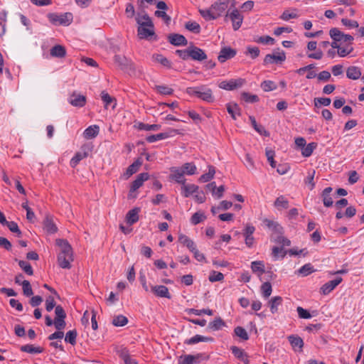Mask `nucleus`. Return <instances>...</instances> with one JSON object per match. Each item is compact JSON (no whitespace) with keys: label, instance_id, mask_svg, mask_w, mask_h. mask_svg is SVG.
<instances>
[{"label":"nucleus","instance_id":"nucleus-1","mask_svg":"<svg viewBox=\"0 0 364 364\" xmlns=\"http://www.w3.org/2000/svg\"><path fill=\"white\" fill-rule=\"evenodd\" d=\"M55 244L60 247L58 254V263L63 269H70V262L73 261V252L68 241L65 239H56Z\"/></svg>","mask_w":364,"mask_h":364},{"label":"nucleus","instance_id":"nucleus-2","mask_svg":"<svg viewBox=\"0 0 364 364\" xmlns=\"http://www.w3.org/2000/svg\"><path fill=\"white\" fill-rule=\"evenodd\" d=\"M136 21L139 25L137 28V35L141 39H147L155 34L154 26L149 16L144 13L141 15L137 14Z\"/></svg>","mask_w":364,"mask_h":364},{"label":"nucleus","instance_id":"nucleus-3","mask_svg":"<svg viewBox=\"0 0 364 364\" xmlns=\"http://www.w3.org/2000/svg\"><path fill=\"white\" fill-rule=\"evenodd\" d=\"M176 54L183 60H188L189 59L195 61L202 62L208 58L205 51L191 43L187 48L183 50H176Z\"/></svg>","mask_w":364,"mask_h":364},{"label":"nucleus","instance_id":"nucleus-4","mask_svg":"<svg viewBox=\"0 0 364 364\" xmlns=\"http://www.w3.org/2000/svg\"><path fill=\"white\" fill-rule=\"evenodd\" d=\"M55 318L54 320V326L58 330L53 333L50 334L48 338L50 341L55 339H61L64 336V333L62 331L66 326L65 318H66V313L60 305H58L55 309Z\"/></svg>","mask_w":364,"mask_h":364},{"label":"nucleus","instance_id":"nucleus-5","mask_svg":"<svg viewBox=\"0 0 364 364\" xmlns=\"http://www.w3.org/2000/svg\"><path fill=\"white\" fill-rule=\"evenodd\" d=\"M186 93L191 96H196L207 102H213L214 101V97L211 89L205 85L196 87H188L186 89Z\"/></svg>","mask_w":364,"mask_h":364},{"label":"nucleus","instance_id":"nucleus-6","mask_svg":"<svg viewBox=\"0 0 364 364\" xmlns=\"http://www.w3.org/2000/svg\"><path fill=\"white\" fill-rule=\"evenodd\" d=\"M114 60L122 70L127 72L129 75H134L135 73V66L134 63L125 56L116 55L114 57Z\"/></svg>","mask_w":364,"mask_h":364},{"label":"nucleus","instance_id":"nucleus-7","mask_svg":"<svg viewBox=\"0 0 364 364\" xmlns=\"http://www.w3.org/2000/svg\"><path fill=\"white\" fill-rule=\"evenodd\" d=\"M48 18L49 21L53 25H64L68 26L73 21V14L71 13L67 12L63 14L58 15L57 14L50 13L48 14Z\"/></svg>","mask_w":364,"mask_h":364},{"label":"nucleus","instance_id":"nucleus-8","mask_svg":"<svg viewBox=\"0 0 364 364\" xmlns=\"http://www.w3.org/2000/svg\"><path fill=\"white\" fill-rule=\"evenodd\" d=\"M227 18L231 20L234 31H237L241 27L244 18L237 9H232L231 11L229 10L225 14V19Z\"/></svg>","mask_w":364,"mask_h":364},{"label":"nucleus","instance_id":"nucleus-9","mask_svg":"<svg viewBox=\"0 0 364 364\" xmlns=\"http://www.w3.org/2000/svg\"><path fill=\"white\" fill-rule=\"evenodd\" d=\"M285 60L286 54L284 51H279V49H277V52L265 55L264 64H282Z\"/></svg>","mask_w":364,"mask_h":364},{"label":"nucleus","instance_id":"nucleus-10","mask_svg":"<svg viewBox=\"0 0 364 364\" xmlns=\"http://www.w3.org/2000/svg\"><path fill=\"white\" fill-rule=\"evenodd\" d=\"M68 101L72 106L80 108L86 105L87 98L85 95L74 91L70 94Z\"/></svg>","mask_w":364,"mask_h":364},{"label":"nucleus","instance_id":"nucleus-11","mask_svg":"<svg viewBox=\"0 0 364 364\" xmlns=\"http://www.w3.org/2000/svg\"><path fill=\"white\" fill-rule=\"evenodd\" d=\"M245 80L242 78L223 80L220 82L219 87L225 90H233L242 86Z\"/></svg>","mask_w":364,"mask_h":364},{"label":"nucleus","instance_id":"nucleus-12","mask_svg":"<svg viewBox=\"0 0 364 364\" xmlns=\"http://www.w3.org/2000/svg\"><path fill=\"white\" fill-rule=\"evenodd\" d=\"M178 130L177 129H169L168 130V132H161V133H159V134H152V135H150V136H148L146 138V140L149 142V143H153V142H155L156 141H159V140H162V139H166L170 136H172L176 134H178Z\"/></svg>","mask_w":364,"mask_h":364},{"label":"nucleus","instance_id":"nucleus-13","mask_svg":"<svg viewBox=\"0 0 364 364\" xmlns=\"http://www.w3.org/2000/svg\"><path fill=\"white\" fill-rule=\"evenodd\" d=\"M237 54V51L235 49H233L228 46H225L221 48L219 55L218 56V60L220 63H224L226 60L234 58Z\"/></svg>","mask_w":364,"mask_h":364},{"label":"nucleus","instance_id":"nucleus-14","mask_svg":"<svg viewBox=\"0 0 364 364\" xmlns=\"http://www.w3.org/2000/svg\"><path fill=\"white\" fill-rule=\"evenodd\" d=\"M170 172L169 178L171 180L181 185L186 183V178H184L185 171L178 167H171L170 168Z\"/></svg>","mask_w":364,"mask_h":364},{"label":"nucleus","instance_id":"nucleus-15","mask_svg":"<svg viewBox=\"0 0 364 364\" xmlns=\"http://www.w3.org/2000/svg\"><path fill=\"white\" fill-rule=\"evenodd\" d=\"M227 2V0H218L212 4L211 7L216 18L221 16L228 9Z\"/></svg>","mask_w":364,"mask_h":364},{"label":"nucleus","instance_id":"nucleus-16","mask_svg":"<svg viewBox=\"0 0 364 364\" xmlns=\"http://www.w3.org/2000/svg\"><path fill=\"white\" fill-rule=\"evenodd\" d=\"M168 42L175 46H186L188 44V41L186 37L178 33H171L168 36Z\"/></svg>","mask_w":364,"mask_h":364},{"label":"nucleus","instance_id":"nucleus-17","mask_svg":"<svg viewBox=\"0 0 364 364\" xmlns=\"http://www.w3.org/2000/svg\"><path fill=\"white\" fill-rule=\"evenodd\" d=\"M151 291L158 297L166 299L171 298V295L169 293L168 287L164 285L151 286Z\"/></svg>","mask_w":364,"mask_h":364},{"label":"nucleus","instance_id":"nucleus-18","mask_svg":"<svg viewBox=\"0 0 364 364\" xmlns=\"http://www.w3.org/2000/svg\"><path fill=\"white\" fill-rule=\"evenodd\" d=\"M342 280L343 279L341 277H336L335 279L325 283L321 287V292L324 295L328 294L342 282Z\"/></svg>","mask_w":364,"mask_h":364},{"label":"nucleus","instance_id":"nucleus-19","mask_svg":"<svg viewBox=\"0 0 364 364\" xmlns=\"http://www.w3.org/2000/svg\"><path fill=\"white\" fill-rule=\"evenodd\" d=\"M149 175L148 173H139L136 178L132 183L130 192H134L139 188L143 185V183L149 179Z\"/></svg>","mask_w":364,"mask_h":364},{"label":"nucleus","instance_id":"nucleus-20","mask_svg":"<svg viewBox=\"0 0 364 364\" xmlns=\"http://www.w3.org/2000/svg\"><path fill=\"white\" fill-rule=\"evenodd\" d=\"M43 229L48 234H54L58 231V228L53 222V217L50 215H46L43 220Z\"/></svg>","mask_w":364,"mask_h":364},{"label":"nucleus","instance_id":"nucleus-21","mask_svg":"<svg viewBox=\"0 0 364 364\" xmlns=\"http://www.w3.org/2000/svg\"><path fill=\"white\" fill-rule=\"evenodd\" d=\"M288 341L295 350H296V348H298L299 351H302L304 347V341L301 337L295 335H291L288 336Z\"/></svg>","mask_w":364,"mask_h":364},{"label":"nucleus","instance_id":"nucleus-22","mask_svg":"<svg viewBox=\"0 0 364 364\" xmlns=\"http://www.w3.org/2000/svg\"><path fill=\"white\" fill-rule=\"evenodd\" d=\"M139 211L140 209L139 208H134L128 211L126 215V221L129 225L136 223L139 220Z\"/></svg>","mask_w":364,"mask_h":364},{"label":"nucleus","instance_id":"nucleus-23","mask_svg":"<svg viewBox=\"0 0 364 364\" xmlns=\"http://www.w3.org/2000/svg\"><path fill=\"white\" fill-rule=\"evenodd\" d=\"M178 242L186 246L191 252L193 251L194 249L196 248V243L184 234H180L178 235Z\"/></svg>","mask_w":364,"mask_h":364},{"label":"nucleus","instance_id":"nucleus-24","mask_svg":"<svg viewBox=\"0 0 364 364\" xmlns=\"http://www.w3.org/2000/svg\"><path fill=\"white\" fill-rule=\"evenodd\" d=\"M332 190L333 189L331 187H327L323 189L321 193L323 205L324 206L328 208L332 206L333 203V198L331 196V193Z\"/></svg>","mask_w":364,"mask_h":364},{"label":"nucleus","instance_id":"nucleus-25","mask_svg":"<svg viewBox=\"0 0 364 364\" xmlns=\"http://www.w3.org/2000/svg\"><path fill=\"white\" fill-rule=\"evenodd\" d=\"M362 75L361 70L357 66H350L347 68L346 76L348 78L355 80H358Z\"/></svg>","mask_w":364,"mask_h":364},{"label":"nucleus","instance_id":"nucleus-26","mask_svg":"<svg viewBox=\"0 0 364 364\" xmlns=\"http://www.w3.org/2000/svg\"><path fill=\"white\" fill-rule=\"evenodd\" d=\"M198 191V186L195 184H186L183 183L181 186L182 195L188 198L193 193H196Z\"/></svg>","mask_w":364,"mask_h":364},{"label":"nucleus","instance_id":"nucleus-27","mask_svg":"<svg viewBox=\"0 0 364 364\" xmlns=\"http://www.w3.org/2000/svg\"><path fill=\"white\" fill-rule=\"evenodd\" d=\"M142 160L140 158H138L135 160L131 165L128 166L127 168L125 175L127 178L130 177L134 173H136L139 169L140 166L142 165Z\"/></svg>","mask_w":364,"mask_h":364},{"label":"nucleus","instance_id":"nucleus-28","mask_svg":"<svg viewBox=\"0 0 364 364\" xmlns=\"http://www.w3.org/2000/svg\"><path fill=\"white\" fill-rule=\"evenodd\" d=\"M263 223L268 228L272 230L275 233L279 235L283 234V228L278 223L269 219H264Z\"/></svg>","mask_w":364,"mask_h":364},{"label":"nucleus","instance_id":"nucleus-29","mask_svg":"<svg viewBox=\"0 0 364 364\" xmlns=\"http://www.w3.org/2000/svg\"><path fill=\"white\" fill-rule=\"evenodd\" d=\"M212 342L213 341V338L212 337H206L200 335H196L193 337L187 339L184 341L185 344L187 345H193L198 342Z\"/></svg>","mask_w":364,"mask_h":364},{"label":"nucleus","instance_id":"nucleus-30","mask_svg":"<svg viewBox=\"0 0 364 364\" xmlns=\"http://www.w3.org/2000/svg\"><path fill=\"white\" fill-rule=\"evenodd\" d=\"M251 269L254 273L257 274L258 277H261L265 273V267L263 261H254L251 263Z\"/></svg>","mask_w":364,"mask_h":364},{"label":"nucleus","instance_id":"nucleus-31","mask_svg":"<svg viewBox=\"0 0 364 364\" xmlns=\"http://www.w3.org/2000/svg\"><path fill=\"white\" fill-rule=\"evenodd\" d=\"M134 127L138 129L139 130H145V131H158L161 129V125L157 124H148L144 122H136L134 124Z\"/></svg>","mask_w":364,"mask_h":364},{"label":"nucleus","instance_id":"nucleus-32","mask_svg":"<svg viewBox=\"0 0 364 364\" xmlns=\"http://www.w3.org/2000/svg\"><path fill=\"white\" fill-rule=\"evenodd\" d=\"M283 299L279 296H274L268 301V306L272 314H275L278 311V306L282 304Z\"/></svg>","mask_w":364,"mask_h":364},{"label":"nucleus","instance_id":"nucleus-33","mask_svg":"<svg viewBox=\"0 0 364 364\" xmlns=\"http://www.w3.org/2000/svg\"><path fill=\"white\" fill-rule=\"evenodd\" d=\"M152 60L154 62L160 63L161 65L166 68H171V62L161 54H154L152 55Z\"/></svg>","mask_w":364,"mask_h":364},{"label":"nucleus","instance_id":"nucleus-34","mask_svg":"<svg viewBox=\"0 0 364 364\" xmlns=\"http://www.w3.org/2000/svg\"><path fill=\"white\" fill-rule=\"evenodd\" d=\"M100 127L97 125L88 127L83 133V136L87 139L95 138L99 133Z\"/></svg>","mask_w":364,"mask_h":364},{"label":"nucleus","instance_id":"nucleus-35","mask_svg":"<svg viewBox=\"0 0 364 364\" xmlns=\"http://www.w3.org/2000/svg\"><path fill=\"white\" fill-rule=\"evenodd\" d=\"M66 55V50L64 46L55 45L50 49V55L55 58H63Z\"/></svg>","mask_w":364,"mask_h":364},{"label":"nucleus","instance_id":"nucleus-36","mask_svg":"<svg viewBox=\"0 0 364 364\" xmlns=\"http://www.w3.org/2000/svg\"><path fill=\"white\" fill-rule=\"evenodd\" d=\"M225 326V322L220 317H216L208 323V328L212 331H218Z\"/></svg>","mask_w":364,"mask_h":364},{"label":"nucleus","instance_id":"nucleus-37","mask_svg":"<svg viewBox=\"0 0 364 364\" xmlns=\"http://www.w3.org/2000/svg\"><path fill=\"white\" fill-rule=\"evenodd\" d=\"M87 156L88 152L86 151L77 152L70 160V166L75 168L81 160H82L85 158H87Z\"/></svg>","mask_w":364,"mask_h":364},{"label":"nucleus","instance_id":"nucleus-38","mask_svg":"<svg viewBox=\"0 0 364 364\" xmlns=\"http://www.w3.org/2000/svg\"><path fill=\"white\" fill-rule=\"evenodd\" d=\"M226 107L228 112L231 115L234 120L237 119V116H240V109L237 104L229 103Z\"/></svg>","mask_w":364,"mask_h":364},{"label":"nucleus","instance_id":"nucleus-39","mask_svg":"<svg viewBox=\"0 0 364 364\" xmlns=\"http://www.w3.org/2000/svg\"><path fill=\"white\" fill-rule=\"evenodd\" d=\"M20 350L22 352L28 353H41L43 351V348L41 347H35L31 344H26L21 346Z\"/></svg>","mask_w":364,"mask_h":364},{"label":"nucleus","instance_id":"nucleus-40","mask_svg":"<svg viewBox=\"0 0 364 364\" xmlns=\"http://www.w3.org/2000/svg\"><path fill=\"white\" fill-rule=\"evenodd\" d=\"M15 261L18 262L19 267L26 274L29 276L33 274V269L30 263L24 260H18L17 259H15Z\"/></svg>","mask_w":364,"mask_h":364},{"label":"nucleus","instance_id":"nucleus-41","mask_svg":"<svg viewBox=\"0 0 364 364\" xmlns=\"http://www.w3.org/2000/svg\"><path fill=\"white\" fill-rule=\"evenodd\" d=\"M77 332L75 329L68 331L65 334V341L72 346H75L77 342Z\"/></svg>","mask_w":364,"mask_h":364},{"label":"nucleus","instance_id":"nucleus-42","mask_svg":"<svg viewBox=\"0 0 364 364\" xmlns=\"http://www.w3.org/2000/svg\"><path fill=\"white\" fill-rule=\"evenodd\" d=\"M274 205L277 209H287L289 208V201L284 196H280L275 200Z\"/></svg>","mask_w":364,"mask_h":364},{"label":"nucleus","instance_id":"nucleus-43","mask_svg":"<svg viewBox=\"0 0 364 364\" xmlns=\"http://www.w3.org/2000/svg\"><path fill=\"white\" fill-rule=\"evenodd\" d=\"M250 120L251 122V124H252L253 128L255 129L256 132H257L258 133H259L262 135H264L266 136H269V132L264 128V127H262V125L257 124L256 119L254 117L250 116Z\"/></svg>","mask_w":364,"mask_h":364},{"label":"nucleus","instance_id":"nucleus-44","mask_svg":"<svg viewBox=\"0 0 364 364\" xmlns=\"http://www.w3.org/2000/svg\"><path fill=\"white\" fill-rule=\"evenodd\" d=\"M185 28L196 34H198L200 32L201 28L199 23L196 21H188L185 23Z\"/></svg>","mask_w":364,"mask_h":364},{"label":"nucleus","instance_id":"nucleus-45","mask_svg":"<svg viewBox=\"0 0 364 364\" xmlns=\"http://www.w3.org/2000/svg\"><path fill=\"white\" fill-rule=\"evenodd\" d=\"M260 290L263 297L267 299L271 295L272 292V284L269 282L267 281L262 284Z\"/></svg>","mask_w":364,"mask_h":364},{"label":"nucleus","instance_id":"nucleus-46","mask_svg":"<svg viewBox=\"0 0 364 364\" xmlns=\"http://www.w3.org/2000/svg\"><path fill=\"white\" fill-rule=\"evenodd\" d=\"M329 35L331 38L336 41H341L342 38L346 35L343 32H341L338 28H332L329 31Z\"/></svg>","mask_w":364,"mask_h":364},{"label":"nucleus","instance_id":"nucleus-47","mask_svg":"<svg viewBox=\"0 0 364 364\" xmlns=\"http://www.w3.org/2000/svg\"><path fill=\"white\" fill-rule=\"evenodd\" d=\"M353 50V46L349 44H346L344 45L343 46H340L337 50V53L340 57L343 58L351 53Z\"/></svg>","mask_w":364,"mask_h":364},{"label":"nucleus","instance_id":"nucleus-48","mask_svg":"<svg viewBox=\"0 0 364 364\" xmlns=\"http://www.w3.org/2000/svg\"><path fill=\"white\" fill-rule=\"evenodd\" d=\"M203 354L198 353L196 355H185L183 361L180 362L179 364H193L194 362H197V360L202 358Z\"/></svg>","mask_w":364,"mask_h":364},{"label":"nucleus","instance_id":"nucleus-49","mask_svg":"<svg viewBox=\"0 0 364 364\" xmlns=\"http://www.w3.org/2000/svg\"><path fill=\"white\" fill-rule=\"evenodd\" d=\"M128 323V319L123 315H118L113 318L112 323L114 326H124Z\"/></svg>","mask_w":364,"mask_h":364},{"label":"nucleus","instance_id":"nucleus-50","mask_svg":"<svg viewBox=\"0 0 364 364\" xmlns=\"http://www.w3.org/2000/svg\"><path fill=\"white\" fill-rule=\"evenodd\" d=\"M199 12L202 17L204 18L206 21L216 19L212 7H210V9H200Z\"/></svg>","mask_w":364,"mask_h":364},{"label":"nucleus","instance_id":"nucleus-51","mask_svg":"<svg viewBox=\"0 0 364 364\" xmlns=\"http://www.w3.org/2000/svg\"><path fill=\"white\" fill-rule=\"evenodd\" d=\"M261 87L264 92H269L276 90L277 86L272 80H264L261 83Z\"/></svg>","mask_w":364,"mask_h":364},{"label":"nucleus","instance_id":"nucleus-52","mask_svg":"<svg viewBox=\"0 0 364 364\" xmlns=\"http://www.w3.org/2000/svg\"><path fill=\"white\" fill-rule=\"evenodd\" d=\"M316 147V143H314V142L309 143V144L306 145L304 147L302 148L301 154L304 157H309L312 154L314 149Z\"/></svg>","mask_w":364,"mask_h":364},{"label":"nucleus","instance_id":"nucleus-53","mask_svg":"<svg viewBox=\"0 0 364 364\" xmlns=\"http://www.w3.org/2000/svg\"><path fill=\"white\" fill-rule=\"evenodd\" d=\"M205 219L206 216L204 215V213L200 212H196L191 216V223L193 225H198L200 223L205 220Z\"/></svg>","mask_w":364,"mask_h":364},{"label":"nucleus","instance_id":"nucleus-54","mask_svg":"<svg viewBox=\"0 0 364 364\" xmlns=\"http://www.w3.org/2000/svg\"><path fill=\"white\" fill-rule=\"evenodd\" d=\"M180 168L185 171L187 175H193L196 171V166L193 163H186Z\"/></svg>","mask_w":364,"mask_h":364},{"label":"nucleus","instance_id":"nucleus-55","mask_svg":"<svg viewBox=\"0 0 364 364\" xmlns=\"http://www.w3.org/2000/svg\"><path fill=\"white\" fill-rule=\"evenodd\" d=\"M21 285L23 289V293L26 296L28 297L33 294V291L29 281L23 280L21 283Z\"/></svg>","mask_w":364,"mask_h":364},{"label":"nucleus","instance_id":"nucleus-56","mask_svg":"<svg viewBox=\"0 0 364 364\" xmlns=\"http://www.w3.org/2000/svg\"><path fill=\"white\" fill-rule=\"evenodd\" d=\"M234 333L237 336L240 337L241 339L244 341H247L249 339L248 333L243 327L237 326L234 329Z\"/></svg>","mask_w":364,"mask_h":364},{"label":"nucleus","instance_id":"nucleus-57","mask_svg":"<svg viewBox=\"0 0 364 364\" xmlns=\"http://www.w3.org/2000/svg\"><path fill=\"white\" fill-rule=\"evenodd\" d=\"M187 312L188 314H193L196 316H200L203 314H207L208 316H213V311L211 309H203L200 310L195 309H189L187 310Z\"/></svg>","mask_w":364,"mask_h":364},{"label":"nucleus","instance_id":"nucleus-58","mask_svg":"<svg viewBox=\"0 0 364 364\" xmlns=\"http://www.w3.org/2000/svg\"><path fill=\"white\" fill-rule=\"evenodd\" d=\"M101 98L103 102L105 103V107L107 108L109 105H110L112 102H115V98L110 96L107 92L102 91L101 92Z\"/></svg>","mask_w":364,"mask_h":364},{"label":"nucleus","instance_id":"nucleus-59","mask_svg":"<svg viewBox=\"0 0 364 364\" xmlns=\"http://www.w3.org/2000/svg\"><path fill=\"white\" fill-rule=\"evenodd\" d=\"M6 226L11 232L16 233L18 237H22V232L19 229L18 224L16 222L10 221Z\"/></svg>","mask_w":364,"mask_h":364},{"label":"nucleus","instance_id":"nucleus-60","mask_svg":"<svg viewBox=\"0 0 364 364\" xmlns=\"http://www.w3.org/2000/svg\"><path fill=\"white\" fill-rule=\"evenodd\" d=\"M242 98L246 102L249 103H254L259 101V97L256 95H252L248 92H242Z\"/></svg>","mask_w":364,"mask_h":364},{"label":"nucleus","instance_id":"nucleus-61","mask_svg":"<svg viewBox=\"0 0 364 364\" xmlns=\"http://www.w3.org/2000/svg\"><path fill=\"white\" fill-rule=\"evenodd\" d=\"M314 272V267L310 263L304 264L299 269V273L303 276H307Z\"/></svg>","mask_w":364,"mask_h":364},{"label":"nucleus","instance_id":"nucleus-62","mask_svg":"<svg viewBox=\"0 0 364 364\" xmlns=\"http://www.w3.org/2000/svg\"><path fill=\"white\" fill-rule=\"evenodd\" d=\"M223 279V274L216 271H212L208 277L209 281L211 282H220L222 281Z\"/></svg>","mask_w":364,"mask_h":364},{"label":"nucleus","instance_id":"nucleus-63","mask_svg":"<svg viewBox=\"0 0 364 364\" xmlns=\"http://www.w3.org/2000/svg\"><path fill=\"white\" fill-rule=\"evenodd\" d=\"M157 92L161 95H171L173 92V90L166 85H157L156 86Z\"/></svg>","mask_w":364,"mask_h":364},{"label":"nucleus","instance_id":"nucleus-64","mask_svg":"<svg viewBox=\"0 0 364 364\" xmlns=\"http://www.w3.org/2000/svg\"><path fill=\"white\" fill-rule=\"evenodd\" d=\"M230 350L232 353V354L239 360H241L245 355L247 354L244 350L242 348L237 347V346H232L230 348Z\"/></svg>","mask_w":364,"mask_h":364}]
</instances>
